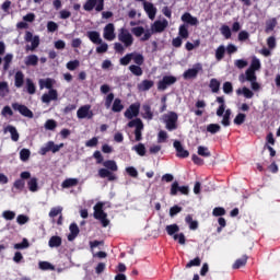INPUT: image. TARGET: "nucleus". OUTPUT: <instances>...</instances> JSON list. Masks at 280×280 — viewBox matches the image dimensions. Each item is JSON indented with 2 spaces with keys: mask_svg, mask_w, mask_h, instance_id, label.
<instances>
[{
  "mask_svg": "<svg viewBox=\"0 0 280 280\" xmlns=\"http://www.w3.org/2000/svg\"><path fill=\"white\" fill-rule=\"evenodd\" d=\"M240 82H250V88L253 91H261V84L257 82V74H255V70L248 68L245 74H241L238 78Z\"/></svg>",
  "mask_w": 280,
  "mask_h": 280,
  "instance_id": "f257e3e1",
  "label": "nucleus"
},
{
  "mask_svg": "<svg viewBox=\"0 0 280 280\" xmlns=\"http://www.w3.org/2000/svg\"><path fill=\"white\" fill-rule=\"evenodd\" d=\"M162 121L165 122L166 130H176L178 128V114L168 112L162 116Z\"/></svg>",
  "mask_w": 280,
  "mask_h": 280,
  "instance_id": "f03ea898",
  "label": "nucleus"
},
{
  "mask_svg": "<svg viewBox=\"0 0 280 280\" xmlns=\"http://www.w3.org/2000/svg\"><path fill=\"white\" fill-rule=\"evenodd\" d=\"M118 40L122 43L124 47H132L135 37H132V34L130 31H128V28L121 27L118 31Z\"/></svg>",
  "mask_w": 280,
  "mask_h": 280,
  "instance_id": "7ed1b4c3",
  "label": "nucleus"
},
{
  "mask_svg": "<svg viewBox=\"0 0 280 280\" xmlns=\"http://www.w3.org/2000/svg\"><path fill=\"white\" fill-rule=\"evenodd\" d=\"M104 203L98 202L94 206V218L100 220L104 228L108 226L110 221L107 219V214L104 212Z\"/></svg>",
  "mask_w": 280,
  "mask_h": 280,
  "instance_id": "20e7f679",
  "label": "nucleus"
},
{
  "mask_svg": "<svg viewBox=\"0 0 280 280\" xmlns=\"http://www.w3.org/2000/svg\"><path fill=\"white\" fill-rule=\"evenodd\" d=\"M61 148H65V143L56 144L54 141H48L39 149V154L42 156H45L47 152H52V154H56L57 152H60Z\"/></svg>",
  "mask_w": 280,
  "mask_h": 280,
  "instance_id": "39448f33",
  "label": "nucleus"
},
{
  "mask_svg": "<svg viewBox=\"0 0 280 280\" xmlns=\"http://www.w3.org/2000/svg\"><path fill=\"white\" fill-rule=\"evenodd\" d=\"M83 10L85 12H102L104 10V0H86L85 3L83 4Z\"/></svg>",
  "mask_w": 280,
  "mask_h": 280,
  "instance_id": "423d86ee",
  "label": "nucleus"
},
{
  "mask_svg": "<svg viewBox=\"0 0 280 280\" xmlns=\"http://www.w3.org/2000/svg\"><path fill=\"white\" fill-rule=\"evenodd\" d=\"M94 116L95 114L93 109H91L90 104L83 105L77 110L78 119H93Z\"/></svg>",
  "mask_w": 280,
  "mask_h": 280,
  "instance_id": "0eeeda50",
  "label": "nucleus"
},
{
  "mask_svg": "<svg viewBox=\"0 0 280 280\" xmlns=\"http://www.w3.org/2000/svg\"><path fill=\"white\" fill-rule=\"evenodd\" d=\"M128 128H136L135 130V137H136V141H141L142 137H141V132L143 130V121H141V119L136 118L132 119L131 121L128 122Z\"/></svg>",
  "mask_w": 280,
  "mask_h": 280,
  "instance_id": "6e6552de",
  "label": "nucleus"
},
{
  "mask_svg": "<svg viewBox=\"0 0 280 280\" xmlns=\"http://www.w3.org/2000/svg\"><path fill=\"white\" fill-rule=\"evenodd\" d=\"M202 71V63H195L192 68L186 70L183 73L184 80H194V78H198V73Z\"/></svg>",
  "mask_w": 280,
  "mask_h": 280,
  "instance_id": "1a4fd4ad",
  "label": "nucleus"
},
{
  "mask_svg": "<svg viewBox=\"0 0 280 280\" xmlns=\"http://www.w3.org/2000/svg\"><path fill=\"white\" fill-rule=\"evenodd\" d=\"M176 77L174 75H165L162 78V80L158 83V90L159 91H165L167 86H172V84H176Z\"/></svg>",
  "mask_w": 280,
  "mask_h": 280,
  "instance_id": "9d476101",
  "label": "nucleus"
},
{
  "mask_svg": "<svg viewBox=\"0 0 280 280\" xmlns=\"http://www.w3.org/2000/svg\"><path fill=\"white\" fill-rule=\"evenodd\" d=\"M141 109V103H133L125 110L126 119H135L139 117V110Z\"/></svg>",
  "mask_w": 280,
  "mask_h": 280,
  "instance_id": "9b49d317",
  "label": "nucleus"
},
{
  "mask_svg": "<svg viewBox=\"0 0 280 280\" xmlns=\"http://www.w3.org/2000/svg\"><path fill=\"white\" fill-rule=\"evenodd\" d=\"M131 33L133 35L137 36V38L141 37V40H150L152 33L150 31H145V28H143V26H138V27H133L131 28Z\"/></svg>",
  "mask_w": 280,
  "mask_h": 280,
  "instance_id": "f8f14e48",
  "label": "nucleus"
},
{
  "mask_svg": "<svg viewBox=\"0 0 280 280\" xmlns=\"http://www.w3.org/2000/svg\"><path fill=\"white\" fill-rule=\"evenodd\" d=\"M103 37L105 40L113 42L115 38H117V35L115 34V24L108 23L104 30H103Z\"/></svg>",
  "mask_w": 280,
  "mask_h": 280,
  "instance_id": "ddd939ff",
  "label": "nucleus"
},
{
  "mask_svg": "<svg viewBox=\"0 0 280 280\" xmlns=\"http://www.w3.org/2000/svg\"><path fill=\"white\" fill-rule=\"evenodd\" d=\"M167 25H170V22L167 20H158L151 25V31L156 34H161V32H165Z\"/></svg>",
  "mask_w": 280,
  "mask_h": 280,
  "instance_id": "4468645a",
  "label": "nucleus"
},
{
  "mask_svg": "<svg viewBox=\"0 0 280 280\" xmlns=\"http://www.w3.org/2000/svg\"><path fill=\"white\" fill-rule=\"evenodd\" d=\"M32 174L30 172H22L20 174L21 179H16L13 184L14 188L23 191V189H25V180H27V178H30Z\"/></svg>",
  "mask_w": 280,
  "mask_h": 280,
  "instance_id": "2eb2a0df",
  "label": "nucleus"
},
{
  "mask_svg": "<svg viewBox=\"0 0 280 280\" xmlns=\"http://www.w3.org/2000/svg\"><path fill=\"white\" fill-rule=\"evenodd\" d=\"M143 10L151 21H154V19H156L158 10H156V7H154V4L152 2L144 1Z\"/></svg>",
  "mask_w": 280,
  "mask_h": 280,
  "instance_id": "dca6fc26",
  "label": "nucleus"
},
{
  "mask_svg": "<svg viewBox=\"0 0 280 280\" xmlns=\"http://www.w3.org/2000/svg\"><path fill=\"white\" fill-rule=\"evenodd\" d=\"M178 191L184 196H189V186H179L178 182H174L171 186V196H176Z\"/></svg>",
  "mask_w": 280,
  "mask_h": 280,
  "instance_id": "f3484780",
  "label": "nucleus"
},
{
  "mask_svg": "<svg viewBox=\"0 0 280 280\" xmlns=\"http://www.w3.org/2000/svg\"><path fill=\"white\" fill-rule=\"evenodd\" d=\"M12 108L14 110H19V113L21 115H23V117H28L30 119H32V117H34V113H32V110H30V108H27V106H25V105H21L19 103H13Z\"/></svg>",
  "mask_w": 280,
  "mask_h": 280,
  "instance_id": "a211bd4d",
  "label": "nucleus"
},
{
  "mask_svg": "<svg viewBox=\"0 0 280 280\" xmlns=\"http://www.w3.org/2000/svg\"><path fill=\"white\" fill-rule=\"evenodd\" d=\"M175 150H176V156H178V159H187V156H189V151L185 150V148L183 147V144L180 143V141L176 140L173 143Z\"/></svg>",
  "mask_w": 280,
  "mask_h": 280,
  "instance_id": "6ab92c4d",
  "label": "nucleus"
},
{
  "mask_svg": "<svg viewBox=\"0 0 280 280\" xmlns=\"http://www.w3.org/2000/svg\"><path fill=\"white\" fill-rule=\"evenodd\" d=\"M58 100V91L49 90L48 93L43 94L42 102L44 104H49L50 102H56Z\"/></svg>",
  "mask_w": 280,
  "mask_h": 280,
  "instance_id": "aec40b11",
  "label": "nucleus"
},
{
  "mask_svg": "<svg viewBox=\"0 0 280 280\" xmlns=\"http://www.w3.org/2000/svg\"><path fill=\"white\" fill-rule=\"evenodd\" d=\"M152 86H154V81L143 80L142 82L138 83L137 89H138V91L143 93L145 91H150V89H152Z\"/></svg>",
  "mask_w": 280,
  "mask_h": 280,
  "instance_id": "412c9836",
  "label": "nucleus"
},
{
  "mask_svg": "<svg viewBox=\"0 0 280 280\" xmlns=\"http://www.w3.org/2000/svg\"><path fill=\"white\" fill-rule=\"evenodd\" d=\"M86 36L88 38H90L91 43H93L94 45H100V43H102V36L97 31H89L86 33Z\"/></svg>",
  "mask_w": 280,
  "mask_h": 280,
  "instance_id": "4be33fe9",
  "label": "nucleus"
},
{
  "mask_svg": "<svg viewBox=\"0 0 280 280\" xmlns=\"http://www.w3.org/2000/svg\"><path fill=\"white\" fill-rule=\"evenodd\" d=\"M56 84V80L54 79H40L39 80V89H48L49 91H51L54 89V85Z\"/></svg>",
  "mask_w": 280,
  "mask_h": 280,
  "instance_id": "5701e85b",
  "label": "nucleus"
},
{
  "mask_svg": "<svg viewBox=\"0 0 280 280\" xmlns=\"http://www.w3.org/2000/svg\"><path fill=\"white\" fill-rule=\"evenodd\" d=\"M4 133H10L11 135V139H12V141H19V138H20V136H19V131L16 130V127H14V126H11V125H8L7 127H4Z\"/></svg>",
  "mask_w": 280,
  "mask_h": 280,
  "instance_id": "b1692460",
  "label": "nucleus"
},
{
  "mask_svg": "<svg viewBox=\"0 0 280 280\" xmlns=\"http://www.w3.org/2000/svg\"><path fill=\"white\" fill-rule=\"evenodd\" d=\"M69 230H70V234L68 235V241L73 242V240H75L80 234V228H78V224L72 223L70 224Z\"/></svg>",
  "mask_w": 280,
  "mask_h": 280,
  "instance_id": "393cba45",
  "label": "nucleus"
},
{
  "mask_svg": "<svg viewBox=\"0 0 280 280\" xmlns=\"http://www.w3.org/2000/svg\"><path fill=\"white\" fill-rule=\"evenodd\" d=\"M178 37L187 40L189 38V25L188 24H182L178 28Z\"/></svg>",
  "mask_w": 280,
  "mask_h": 280,
  "instance_id": "a878e982",
  "label": "nucleus"
},
{
  "mask_svg": "<svg viewBox=\"0 0 280 280\" xmlns=\"http://www.w3.org/2000/svg\"><path fill=\"white\" fill-rule=\"evenodd\" d=\"M236 94L243 95L244 97H246V100H253V97L255 96V93L246 86L236 90Z\"/></svg>",
  "mask_w": 280,
  "mask_h": 280,
  "instance_id": "bb28decb",
  "label": "nucleus"
},
{
  "mask_svg": "<svg viewBox=\"0 0 280 280\" xmlns=\"http://www.w3.org/2000/svg\"><path fill=\"white\" fill-rule=\"evenodd\" d=\"M27 187L30 191H32L33 194H36V191H38L39 189L38 178L31 176L30 179L27 180Z\"/></svg>",
  "mask_w": 280,
  "mask_h": 280,
  "instance_id": "cd10ccee",
  "label": "nucleus"
},
{
  "mask_svg": "<svg viewBox=\"0 0 280 280\" xmlns=\"http://www.w3.org/2000/svg\"><path fill=\"white\" fill-rule=\"evenodd\" d=\"M182 21L188 25H198V18H194L190 13H184L182 15Z\"/></svg>",
  "mask_w": 280,
  "mask_h": 280,
  "instance_id": "c85d7f7f",
  "label": "nucleus"
},
{
  "mask_svg": "<svg viewBox=\"0 0 280 280\" xmlns=\"http://www.w3.org/2000/svg\"><path fill=\"white\" fill-rule=\"evenodd\" d=\"M110 108L113 113H121L124 110V101L121 98H115Z\"/></svg>",
  "mask_w": 280,
  "mask_h": 280,
  "instance_id": "c756f323",
  "label": "nucleus"
},
{
  "mask_svg": "<svg viewBox=\"0 0 280 280\" xmlns=\"http://www.w3.org/2000/svg\"><path fill=\"white\" fill-rule=\"evenodd\" d=\"M24 63L26 67H36L38 65V56L36 55H28L24 58Z\"/></svg>",
  "mask_w": 280,
  "mask_h": 280,
  "instance_id": "7c9ffc66",
  "label": "nucleus"
},
{
  "mask_svg": "<svg viewBox=\"0 0 280 280\" xmlns=\"http://www.w3.org/2000/svg\"><path fill=\"white\" fill-rule=\"evenodd\" d=\"M142 117L143 119H148L149 121H152L154 114L152 113V108L150 107V105L142 106Z\"/></svg>",
  "mask_w": 280,
  "mask_h": 280,
  "instance_id": "2f4dec72",
  "label": "nucleus"
},
{
  "mask_svg": "<svg viewBox=\"0 0 280 280\" xmlns=\"http://www.w3.org/2000/svg\"><path fill=\"white\" fill-rule=\"evenodd\" d=\"M98 176L101 177V178H108V180H116V176L115 175H113V173H110V171L109 170H107V168H101V170H98Z\"/></svg>",
  "mask_w": 280,
  "mask_h": 280,
  "instance_id": "473e14b6",
  "label": "nucleus"
},
{
  "mask_svg": "<svg viewBox=\"0 0 280 280\" xmlns=\"http://www.w3.org/2000/svg\"><path fill=\"white\" fill-rule=\"evenodd\" d=\"M247 261H248V256H243L242 258H238L235 260L232 268L234 270H238V268H244V266H246Z\"/></svg>",
  "mask_w": 280,
  "mask_h": 280,
  "instance_id": "72a5a7b5",
  "label": "nucleus"
},
{
  "mask_svg": "<svg viewBox=\"0 0 280 280\" xmlns=\"http://www.w3.org/2000/svg\"><path fill=\"white\" fill-rule=\"evenodd\" d=\"M16 89H21L23 86V82H25V74L21 71H18L14 77Z\"/></svg>",
  "mask_w": 280,
  "mask_h": 280,
  "instance_id": "f704fd0d",
  "label": "nucleus"
},
{
  "mask_svg": "<svg viewBox=\"0 0 280 280\" xmlns=\"http://www.w3.org/2000/svg\"><path fill=\"white\" fill-rule=\"evenodd\" d=\"M61 244L62 238L60 236H52L48 242L50 248H58L59 246H61Z\"/></svg>",
  "mask_w": 280,
  "mask_h": 280,
  "instance_id": "c9c22d12",
  "label": "nucleus"
},
{
  "mask_svg": "<svg viewBox=\"0 0 280 280\" xmlns=\"http://www.w3.org/2000/svg\"><path fill=\"white\" fill-rule=\"evenodd\" d=\"M224 54H226V47H224V45H220L215 49V59L218 60V62H220V60L224 58Z\"/></svg>",
  "mask_w": 280,
  "mask_h": 280,
  "instance_id": "e433bc0d",
  "label": "nucleus"
},
{
  "mask_svg": "<svg viewBox=\"0 0 280 280\" xmlns=\"http://www.w3.org/2000/svg\"><path fill=\"white\" fill-rule=\"evenodd\" d=\"M78 185V178H68L62 182L61 187L63 189H69V187H75Z\"/></svg>",
  "mask_w": 280,
  "mask_h": 280,
  "instance_id": "4c0bfd02",
  "label": "nucleus"
},
{
  "mask_svg": "<svg viewBox=\"0 0 280 280\" xmlns=\"http://www.w3.org/2000/svg\"><path fill=\"white\" fill-rule=\"evenodd\" d=\"M104 167H106V170H109L110 172H117L118 166H117V162L113 161V160H107L105 162H103Z\"/></svg>",
  "mask_w": 280,
  "mask_h": 280,
  "instance_id": "58836bf2",
  "label": "nucleus"
},
{
  "mask_svg": "<svg viewBox=\"0 0 280 280\" xmlns=\"http://www.w3.org/2000/svg\"><path fill=\"white\" fill-rule=\"evenodd\" d=\"M40 45V37L38 35H35L32 39H31V47L27 46L26 49L34 51V49H36L38 46Z\"/></svg>",
  "mask_w": 280,
  "mask_h": 280,
  "instance_id": "ea45409f",
  "label": "nucleus"
},
{
  "mask_svg": "<svg viewBox=\"0 0 280 280\" xmlns=\"http://www.w3.org/2000/svg\"><path fill=\"white\" fill-rule=\"evenodd\" d=\"M178 231H180V228L178 226V224L166 225L167 235H171L174 237L176 233H178Z\"/></svg>",
  "mask_w": 280,
  "mask_h": 280,
  "instance_id": "a19ab883",
  "label": "nucleus"
},
{
  "mask_svg": "<svg viewBox=\"0 0 280 280\" xmlns=\"http://www.w3.org/2000/svg\"><path fill=\"white\" fill-rule=\"evenodd\" d=\"M275 27H277V19H271V20H268L266 22V28H265V32L267 34H270V32H272L275 30Z\"/></svg>",
  "mask_w": 280,
  "mask_h": 280,
  "instance_id": "79ce46f5",
  "label": "nucleus"
},
{
  "mask_svg": "<svg viewBox=\"0 0 280 280\" xmlns=\"http://www.w3.org/2000/svg\"><path fill=\"white\" fill-rule=\"evenodd\" d=\"M13 248H15V250H25V248H30V241L23 238L22 243L14 244Z\"/></svg>",
  "mask_w": 280,
  "mask_h": 280,
  "instance_id": "37998d69",
  "label": "nucleus"
},
{
  "mask_svg": "<svg viewBox=\"0 0 280 280\" xmlns=\"http://www.w3.org/2000/svg\"><path fill=\"white\" fill-rule=\"evenodd\" d=\"M249 69L252 71H259L261 69V61L257 57H253Z\"/></svg>",
  "mask_w": 280,
  "mask_h": 280,
  "instance_id": "c03bdc74",
  "label": "nucleus"
},
{
  "mask_svg": "<svg viewBox=\"0 0 280 280\" xmlns=\"http://www.w3.org/2000/svg\"><path fill=\"white\" fill-rule=\"evenodd\" d=\"M129 71L133 74L137 75L138 78L143 75V69H141V67L136 66V65H131L129 66Z\"/></svg>",
  "mask_w": 280,
  "mask_h": 280,
  "instance_id": "a18cd8bd",
  "label": "nucleus"
},
{
  "mask_svg": "<svg viewBox=\"0 0 280 280\" xmlns=\"http://www.w3.org/2000/svg\"><path fill=\"white\" fill-rule=\"evenodd\" d=\"M222 126L229 127L231 126V109H226L223 114V119L221 121Z\"/></svg>",
  "mask_w": 280,
  "mask_h": 280,
  "instance_id": "49530a36",
  "label": "nucleus"
},
{
  "mask_svg": "<svg viewBox=\"0 0 280 280\" xmlns=\"http://www.w3.org/2000/svg\"><path fill=\"white\" fill-rule=\"evenodd\" d=\"M10 93V88L8 86V82H0V97H5Z\"/></svg>",
  "mask_w": 280,
  "mask_h": 280,
  "instance_id": "de8ad7c7",
  "label": "nucleus"
},
{
  "mask_svg": "<svg viewBox=\"0 0 280 280\" xmlns=\"http://www.w3.org/2000/svg\"><path fill=\"white\" fill-rule=\"evenodd\" d=\"M38 267L39 270H56V267L49 261H39Z\"/></svg>",
  "mask_w": 280,
  "mask_h": 280,
  "instance_id": "09e8293b",
  "label": "nucleus"
},
{
  "mask_svg": "<svg viewBox=\"0 0 280 280\" xmlns=\"http://www.w3.org/2000/svg\"><path fill=\"white\" fill-rule=\"evenodd\" d=\"M132 150L139 154V156H145V145L143 143H139L132 147Z\"/></svg>",
  "mask_w": 280,
  "mask_h": 280,
  "instance_id": "8fccbe9b",
  "label": "nucleus"
},
{
  "mask_svg": "<svg viewBox=\"0 0 280 280\" xmlns=\"http://www.w3.org/2000/svg\"><path fill=\"white\" fill-rule=\"evenodd\" d=\"M131 60H133V62L136 65H138L139 67H141V65H143V55L141 54H137V52H131Z\"/></svg>",
  "mask_w": 280,
  "mask_h": 280,
  "instance_id": "3c124183",
  "label": "nucleus"
},
{
  "mask_svg": "<svg viewBox=\"0 0 280 280\" xmlns=\"http://www.w3.org/2000/svg\"><path fill=\"white\" fill-rule=\"evenodd\" d=\"M115 102V94L109 93L105 96V108H110Z\"/></svg>",
  "mask_w": 280,
  "mask_h": 280,
  "instance_id": "603ef678",
  "label": "nucleus"
},
{
  "mask_svg": "<svg viewBox=\"0 0 280 280\" xmlns=\"http://www.w3.org/2000/svg\"><path fill=\"white\" fill-rule=\"evenodd\" d=\"M26 89L30 95H34V93H36V85H34V82L31 79H26Z\"/></svg>",
  "mask_w": 280,
  "mask_h": 280,
  "instance_id": "864d4df0",
  "label": "nucleus"
},
{
  "mask_svg": "<svg viewBox=\"0 0 280 280\" xmlns=\"http://www.w3.org/2000/svg\"><path fill=\"white\" fill-rule=\"evenodd\" d=\"M210 89L212 93H218V91H220V81H218V79H211Z\"/></svg>",
  "mask_w": 280,
  "mask_h": 280,
  "instance_id": "5fc2aeb1",
  "label": "nucleus"
},
{
  "mask_svg": "<svg viewBox=\"0 0 280 280\" xmlns=\"http://www.w3.org/2000/svg\"><path fill=\"white\" fill-rule=\"evenodd\" d=\"M197 152H198L199 156H205V158L211 156V152L209 151V148H207V147H202V145L198 147Z\"/></svg>",
  "mask_w": 280,
  "mask_h": 280,
  "instance_id": "6e6d98bb",
  "label": "nucleus"
},
{
  "mask_svg": "<svg viewBox=\"0 0 280 280\" xmlns=\"http://www.w3.org/2000/svg\"><path fill=\"white\" fill-rule=\"evenodd\" d=\"M32 152L28 149H22L20 151V159L21 161L25 162L30 160Z\"/></svg>",
  "mask_w": 280,
  "mask_h": 280,
  "instance_id": "4d7b16f0",
  "label": "nucleus"
},
{
  "mask_svg": "<svg viewBox=\"0 0 280 280\" xmlns=\"http://www.w3.org/2000/svg\"><path fill=\"white\" fill-rule=\"evenodd\" d=\"M220 125L218 124H210L207 126V131L210 132L211 135H215L217 132H220Z\"/></svg>",
  "mask_w": 280,
  "mask_h": 280,
  "instance_id": "13d9d810",
  "label": "nucleus"
},
{
  "mask_svg": "<svg viewBox=\"0 0 280 280\" xmlns=\"http://www.w3.org/2000/svg\"><path fill=\"white\" fill-rule=\"evenodd\" d=\"M2 218L4 220H14V218H16V212L12 210H5L2 212Z\"/></svg>",
  "mask_w": 280,
  "mask_h": 280,
  "instance_id": "bf43d9fd",
  "label": "nucleus"
},
{
  "mask_svg": "<svg viewBox=\"0 0 280 280\" xmlns=\"http://www.w3.org/2000/svg\"><path fill=\"white\" fill-rule=\"evenodd\" d=\"M98 45L100 46L96 47V54H106V51H108V44L102 40Z\"/></svg>",
  "mask_w": 280,
  "mask_h": 280,
  "instance_id": "052dcab7",
  "label": "nucleus"
},
{
  "mask_svg": "<svg viewBox=\"0 0 280 280\" xmlns=\"http://www.w3.org/2000/svg\"><path fill=\"white\" fill-rule=\"evenodd\" d=\"M62 213V207L58 206L55 208H51L49 211V218H56Z\"/></svg>",
  "mask_w": 280,
  "mask_h": 280,
  "instance_id": "680f3d73",
  "label": "nucleus"
},
{
  "mask_svg": "<svg viewBox=\"0 0 280 280\" xmlns=\"http://www.w3.org/2000/svg\"><path fill=\"white\" fill-rule=\"evenodd\" d=\"M220 32L222 36H224V38H231V27H229L228 25L221 26Z\"/></svg>",
  "mask_w": 280,
  "mask_h": 280,
  "instance_id": "e2e57ef3",
  "label": "nucleus"
},
{
  "mask_svg": "<svg viewBox=\"0 0 280 280\" xmlns=\"http://www.w3.org/2000/svg\"><path fill=\"white\" fill-rule=\"evenodd\" d=\"M246 121V114L240 113L235 118H234V124L236 126H242Z\"/></svg>",
  "mask_w": 280,
  "mask_h": 280,
  "instance_id": "0e129e2a",
  "label": "nucleus"
},
{
  "mask_svg": "<svg viewBox=\"0 0 280 280\" xmlns=\"http://www.w3.org/2000/svg\"><path fill=\"white\" fill-rule=\"evenodd\" d=\"M78 67H80V61L79 60H72V61H69L67 63V69L69 71H75V69H78Z\"/></svg>",
  "mask_w": 280,
  "mask_h": 280,
  "instance_id": "69168bd1",
  "label": "nucleus"
},
{
  "mask_svg": "<svg viewBox=\"0 0 280 280\" xmlns=\"http://www.w3.org/2000/svg\"><path fill=\"white\" fill-rule=\"evenodd\" d=\"M16 222L20 225L27 224V222H30V217L25 214H20L16 218Z\"/></svg>",
  "mask_w": 280,
  "mask_h": 280,
  "instance_id": "338daca9",
  "label": "nucleus"
},
{
  "mask_svg": "<svg viewBox=\"0 0 280 280\" xmlns=\"http://www.w3.org/2000/svg\"><path fill=\"white\" fill-rule=\"evenodd\" d=\"M131 60H132V52L131 54H127L125 57L120 58V65L126 67V66L130 65Z\"/></svg>",
  "mask_w": 280,
  "mask_h": 280,
  "instance_id": "774afa93",
  "label": "nucleus"
}]
</instances>
